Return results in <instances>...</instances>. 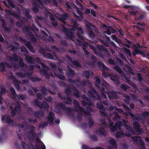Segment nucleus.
I'll list each match as a JSON object with an SVG mask.
<instances>
[{"label":"nucleus","mask_w":149,"mask_h":149,"mask_svg":"<svg viewBox=\"0 0 149 149\" xmlns=\"http://www.w3.org/2000/svg\"><path fill=\"white\" fill-rule=\"evenodd\" d=\"M97 107L100 109V112L102 115L107 117L108 119L111 130L113 132L118 130L120 131L116 132V136L117 138H121L125 135L127 137H130L132 134H133L134 131L132 129L128 121L124 119H122L121 121L117 122L114 126L113 125V123L108 117L106 113V111L103 108V105L101 102H99L97 104Z\"/></svg>","instance_id":"obj_1"},{"label":"nucleus","mask_w":149,"mask_h":149,"mask_svg":"<svg viewBox=\"0 0 149 149\" xmlns=\"http://www.w3.org/2000/svg\"><path fill=\"white\" fill-rule=\"evenodd\" d=\"M22 131H16L19 139H21L24 136L25 140L28 139L32 143L27 145L22 141L20 146L18 143L16 142L15 145L18 149H46L45 145L39 139V133L38 134H36V131H24L23 134Z\"/></svg>","instance_id":"obj_2"},{"label":"nucleus","mask_w":149,"mask_h":149,"mask_svg":"<svg viewBox=\"0 0 149 149\" xmlns=\"http://www.w3.org/2000/svg\"><path fill=\"white\" fill-rule=\"evenodd\" d=\"M62 31L65 33L68 39H71L74 41L76 44L81 47L83 49L84 53L88 58L91 57V60L93 62H95L96 59L94 56L91 54H90L88 51L85 49V48L89 45L90 48L93 50L95 54L97 55L98 54L97 53L95 47L93 45H89L88 43L84 41H80L77 38L75 39L74 36V33H75V30L72 29L68 30L66 28L64 27H63Z\"/></svg>","instance_id":"obj_3"},{"label":"nucleus","mask_w":149,"mask_h":149,"mask_svg":"<svg viewBox=\"0 0 149 149\" xmlns=\"http://www.w3.org/2000/svg\"><path fill=\"white\" fill-rule=\"evenodd\" d=\"M124 109L127 111V114L131 117L133 119V127L136 131L139 134H140L143 133L144 129L143 128H140V126L138 122H142L143 124L145 123L146 119L148 118L149 113L148 112L145 111L143 112L138 117L134 116V114L131 113V110L130 108L126 105L123 104Z\"/></svg>","instance_id":"obj_4"},{"label":"nucleus","mask_w":149,"mask_h":149,"mask_svg":"<svg viewBox=\"0 0 149 149\" xmlns=\"http://www.w3.org/2000/svg\"><path fill=\"white\" fill-rule=\"evenodd\" d=\"M68 81L72 84H74L76 85L77 86L80 88H81L85 86H88L91 90V91H88V95L89 97L95 100H100V96L98 95L95 90L92 87V84L88 81H80V79L79 78L76 80L69 79Z\"/></svg>","instance_id":"obj_5"},{"label":"nucleus","mask_w":149,"mask_h":149,"mask_svg":"<svg viewBox=\"0 0 149 149\" xmlns=\"http://www.w3.org/2000/svg\"><path fill=\"white\" fill-rule=\"evenodd\" d=\"M100 67L102 68V70L103 71L102 74L104 77L108 79V77H109L111 80L114 81L117 84V85L120 83L119 81V77L118 75L113 76L112 72L113 71L107 68L103 64L101 63Z\"/></svg>","instance_id":"obj_6"},{"label":"nucleus","mask_w":149,"mask_h":149,"mask_svg":"<svg viewBox=\"0 0 149 149\" xmlns=\"http://www.w3.org/2000/svg\"><path fill=\"white\" fill-rule=\"evenodd\" d=\"M40 64L43 68L45 69H46L47 70L44 69H41L40 72L41 75L45 76L46 79H48L50 76L52 77H53L54 76H56L59 77L61 80L65 78L64 76L63 75L57 74L56 71H54V75H53V73L51 72V71L49 67L47 66L45 64L42 62Z\"/></svg>","instance_id":"obj_7"},{"label":"nucleus","mask_w":149,"mask_h":149,"mask_svg":"<svg viewBox=\"0 0 149 149\" xmlns=\"http://www.w3.org/2000/svg\"><path fill=\"white\" fill-rule=\"evenodd\" d=\"M33 67L32 65H30L29 67V72L27 73V71H24V72H26L24 75L21 73L17 72L16 73V75L19 77L21 78H30L32 81H33L36 82L39 81L40 80V79L37 76H36L34 77H32V73L33 70Z\"/></svg>","instance_id":"obj_8"},{"label":"nucleus","mask_w":149,"mask_h":149,"mask_svg":"<svg viewBox=\"0 0 149 149\" xmlns=\"http://www.w3.org/2000/svg\"><path fill=\"white\" fill-rule=\"evenodd\" d=\"M65 5L69 10L72 11L74 17L77 19L81 20L83 18V13L79 10V8L75 5L73 4V7L72 9L68 3H66Z\"/></svg>","instance_id":"obj_9"},{"label":"nucleus","mask_w":149,"mask_h":149,"mask_svg":"<svg viewBox=\"0 0 149 149\" xmlns=\"http://www.w3.org/2000/svg\"><path fill=\"white\" fill-rule=\"evenodd\" d=\"M21 51L22 52H25V56L26 61L29 63L33 64L34 63L35 61L37 63L41 64L42 62L40 59L38 57L35 58H33L32 57L27 55L28 52L27 49L24 47L22 49H21Z\"/></svg>","instance_id":"obj_10"},{"label":"nucleus","mask_w":149,"mask_h":149,"mask_svg":"<svg viewBox=\"0 0 149 149\" xmlns=\"http://www.w3.org/2000/svg\"><path fill=\"white\" fill-rule=\"evenodd\" d=\"M115 69L120 74L121 77L125 79L127 81H129V79L130 78V75L129 74V72H131L132 74L133 73L131 72L132 69L131 68L126 67L124 68V70H125V69L127 70V74H125L123 73L122 70L118 66L116 65L114 67Z\"/></svg>","instance_id":"obj_11"},{"label":"nucleus","mask_w":149,"mask_h":149,"mask_svg":"<svg viewBox=\"0 0 149 149\" xmlns=\"http://www.w3.org/2000/svg\"><path fill=\"white\" fill-rule=\"evenodd\" d=\"M100 123L101 124V126L100 129L96 131V134L101 136H105L107 134V132L105 129L107 127V125L105 121L103 119H101Z\"/></svg>","instance_id":"obj_12"},{"label":"nucleus","mask_w":149,"mask_h":149,"mask_svg":"<svg viewBox=\"0 0 149 149\" xmlns=\"http://www.w3.org/2000/svg\"><path fill=\"white\" fill-rule=\"evenodd\" d=\"M25 110L26 112L28 114L30 115H33L37 118H39L40 119L43 117V112L41 111H33L31 110V109L28 107L27 105H25Z\"/></svg>","instance_id":"obj_13"},{"label":"nucleus","mask_w":149,"mask_h":149,"mask_svg":"<svg viewBox=\"0 0 149 149\" xmlns=\"http://www.w3.org/2000/svg\"><path fill=\"white\" fill-rule=\"evenodd\" d=\"M8 59L12 62H18L19 59V57L17 56L16 54L14 53L12 56H10L8 58ZM19 65L22 68H26V65H25L23 60L22 58H19Z\"/></svg>","instance_id":"obj_14"},{"label":"nucleus","mask_w":149,"mask_h":149,"mask_svg":"<svg viewBox=\"0 0 149 149\" xmlns=\"http://www.w3.org/2000/svg\"><path fill=\"white\" fill-rule=\"evenodd\" d=\"M83 97L85 100L82 101V105L83 106H85L88 104V106L89 107H87L86 111L83 109V111H84L88 113L91 109V110H90V112H91L93 111L92 107L93 105L92 104V102L91 101V99L90 98H87L86 95H84Z\"/></svg>","instance_id":"obj_15"},{"label":"nucleus","mask_w":149,"mask_h":149,"mask_svg":"<svg viewBox=\"0 0 149 149\" xmlns=\"http://www.w3.org/2000/svg\"><path fill=\"white\" fill-rule=\"evenodd\" d=\"M54 114L53 112H49L47 118L48 123L47 122L42 123L40 125V127L42 128H44L47 125L48 123L51 125H52L53 123V121L54 118Z\"/></svg>","instance_id":"obj_16"},{"label":"nucleus","mask_w":149,"mask_h":149,"mask_svg":"<svg viewBox=\"0 0 149 149\" xmlns=\"http://www.w3.org/2000/svg\"><path fill=\"white\" fill-rule=\"evenodd\" d=\"M10 109L11 110L10 114L12 116H14L16 112H18L20 110V106L19 102L17 101H15L14 103H13L9 106Z\"/></svg>","instance_id":"obj_17"},{"label":"nucleus","mask_w":149,"mask_h":149,"mask_svg":"<svg viewBox=\"0 0 149 149\" xmlns=\"http://www.w3.org/2000/svg\"><path fill=\"white\" fill-rule=\"evenodd\" d=\"M65 92L66 95L69 96L74 95L77 97L80 96L79 91L74 87H72L71 90L67 88L65 90Z\"/></svg>","instance_id":"obj_18"},{"label":"nucleus","mask_w":149,"mask_h":149,"mask_svg":"<svg viewBox=\"0 0 149 149\" xmlns=\"http://www.w3.org/2000/svg\"><path fill=\"white\" fill-rule=\"evenodd\" d=\"M73 26L77 30V36L79 39H80L81 41L79 39L80 41H83L84 37L81 35H83V31L82 29L80 27H78V24L76 21H74L73 23Z\"/></svg>","instance_id":"obj_19"},{"label":"nucleus","mask_w":149,"mask_h":149,"mask_svg":"<svg viewBox=\"0 0 149 149\" xmlns=\"http://www.w3.org/2000/svg\"><path fill=\"white\" fill-rule=\"evenodd\" d=\"M51 48L52 51H53V53L54 55V57L53 56L52 54L49 53H47L46 54H43L44 56L47 58L48 59H56L57 58V56H56L55 52H58L59 51V49L58 48L56 47L55 46H52L51 47Z\"/></svg>","instance_id":"obj_20"},{"label":"nucleus","mask_w":149,"mask_h":149,"mask_svg":"<svg viewBox=\"0 0 149 149\" xmlns=\"http://www.w3.org/2000/svg\"><path fill=\"white\" fill-rule=\"evenodd\" d=\"M2 121L4 123H6L10 126L13 127L15 124L11 119L9 115H3L1 118Z\"/></svg>","instance_id":"obj_21"},{"label":"nucleus","mask_w":149,"mask_h":149,"mask_svg":"<svg viewBox=\"0 0 149 149\" xmlns=\"http://www.w3.org/2000/svg\"><path fill=\"white\" fill-rule=\"evenodd\" d=\"M132 139L134 143L139 144V149H145V147L143 141L141 139L140 137L132 136Z\"/></svg>","instance_id":"obj_22"},{"label":"nucleus","mask_w":149,"mask_h":149,"mask_svg":"<svg viewBox=\"0 0 149 149\" xmlns=\"http://www.w3.org/2000/svg\"><path fill=\"white\" fill-rule=\"evenodd\" d=\"M74 105L75 107L76 111L79 112L78 115V118H79L80 116L84 113H86V112L83 111V108L81 107L79 104L78 101L76 100H74Z\"/></svg>","instance_id":"obj_23"},{"label":"nucleus","mask_w":149,"mask_h":149,"mask_svg":"<svg viewBox=\"0 0 149 149\" xmlns=\"http://www.w3.org/2000/svg\"><path fill=\"white\" fill-rule=\"evenodd\" d=\"M103 28L105 29L103 31V34L104 35H110L111 33H114L116 32V31L113 29L112 27L109 26L108 27L106 25L103 24L102 26Z\"/></svg>","instance_id":"obj_24"},{"label":"nucleus","mask_w":149,"mask_h":149,"mask_svg":"<svg viewBox=\"0 0 149 149\" xmlns=\"http://www.w3.org/2000/svg\"><path fill=\"white\" fill-rule=\"evenodd\" d=\"M95 80L96 81V82L95 83V85L101 91V95L103 99H107V96L103 93V91L105 92L104 91L105 88L103 87L101 88L99 86L100 84V81L99 77H95Z\"/></svg>","instance_id":"obj_25"},{"label":"nucleus","mask_w":149,"mask_h":149,"mask_svg":"<svg viewBox=\"0 0 149 149\" xmlns=\"http://www.w3.org/2000/svg\"><path fill=\"white\" fill-rule=\"evenodd\" d=\"M1 134H0V143L4 141L7 138V130L6 127H3L1 129Z\"/></svg>","instance_id":"obj_26"},{"label":"nucleus","mask_w":149,"mask_h":149,"mask_svg":"<svg viewBox=\"0 0 149 149\" xmlns=\"http://www.w3.org/2000/svg\"><path fill=\"white\" fill-rule=\"evenodd\" d=\"M33 29L34 30H33L31 27H23V30L26 32V33L30 36H32L33 35L31 33V32L34 31H38L39 29L37 28L34 25L33 26Z\"/></svg>","instance_id":"obj_27"},{"label":"nucleus","mask_w":149,"mask_h":149,"mask_svg":"<svg viewBox=\"0 0 149 149\" xmlns=\"http://www.w3.org/2000/svg\"><path fill=\"white\" fill-rule=\"evenodd\" d=\"M108 142L110 144V145L108 147V149H116L117 144L114 139L109 137L108 139Z\"/></svg>","instance_id":"obj_28"},{"label":"nucleus","mask_w":149,"mask_h":149,"mask_svg":"<svg viewBox=\"0 0 149 149\" xmlns=\"http://www.w3.org/2000/svg\"><path fill=\"white\" fill-rule=\"evenodd\" d=\"M37 1L43 7L48 3H50L51 1H52L53 5L55 6H57V3L56 0H37Z\"/></svg>","instance_id":"obj_29"},{"label":"nucleus","mask_w":149,"mask_h":149,"mask_svg":"<svg viewBox=\"0 0 149 149\" xmlns=\"http://www.w3.org/2000/svg\"><path fill=\"white\" fill-rule=\"evenodd\" d=\"M91 110V109L90 110ZM90 111L88 113L86 112V113H84L82 115L80 116V118L82 116L84 115L85 117H87L88 118V120H89V125L90 127H92L94 123V122L92 119L91 118L92 116L91 114Z\"/></svg>","instance_id":"obj_30"},{"label":"nucleus","mask_w":149,"mask_h":149,"mask_svg":"<svg viewBox=\"0 0 149 149\" xmlns=\"http://www.w3.org/2000/svg\"><path fill=\"white\" fill-rule=\"evenodd\" d=\"M123 7L125 8L128 9V12L130 13L131 15L135 16L137 15V11H134V9L135 8V7L129 5H125Z\"/></svg>","instance_id":"obj_31"},{"label":"nucleus","mask_w":149,"mask_h":149,"mask_svg":"<svg viewBox=\"0 0 149 149\" xmlns=\"http://www.w3.org/2000/svg\"><path fill=\"white\" fill-rule=\"evenodd\" d=\"M35 102L38 107L42 109H47L48 108L49 105L46 102H44L43 103H41L40 102H38V99H36Z\"/></svg>","instance_id":"obj_32"},{"label":"nucleus","mask_w":149,"mask_h":149,"mask_svg":"<svg viewBox=\"0 0 149 149\" xmlns=\"http://www.w3.org/2000/svg\"><path fill=\"white\" fill-rule=\"evenodd\" d=\"M86 26L89 29L88 31V34L91 38L93 39L95 37V35L93 31L90 30V29L92 28H94V26L91 23H88V24L86 25Z\"/></svg>","instance_id":"obj_33"},{"label":"nucleus","mask_w":149,"mask_h":149,"mask_svg":"<svg viewBox=\"0 0 149 149\" xmlns=\"http://www.w3.org/2000/svg\"><path fill=\"white\" fill-rule=\"evenodd\" d=\"M107 93L108 96L110 100L113 98H118L117 97V93L114 92L112 91L110 93L106 92Z\"/></svg>","instance_id":"obj_34"},{"label":"nucleus","mask_w":149,"mask_h":149,"mask_svg":"<svg viewBox=\"0 0 149 149\" xmlns=\"http://www.w3.org/2000/svg\"><path fill=\"white\" fill-rule=\"evenodd\" d=\"M6 14L9 16H11L14 17H15L18 20H20L21 18L20 16L15 14L14 13L8 10H6Z\"/></svg>","instance_id":"obj_35"},{"label":"nucleus","mask_w":149,"mask_h":149,"mask_svg":"<svg viewBox=\"0 0 149 149\" xmlns=\"http://www.w3.org/2000/svg\"><path fill=\"white\" fill-rule=\"evenodd\" d=\"M68 59L69 61H70V62L72 63L74 66L77 67H80L81 66V65L80 64V63H79V62L77 61H72V59L69 56H67Z\"/></svg>","instance_id":"obj_36"},{"label":"nucleus","mask_w":149,"mask_h":149,"mask_svg":"<svg viewBox=\"0 0 149 149\" xmlns=\"http://www.w3.org/2000/svg\"><path fill=\"white\" fill-rule=\"evenodd\" d=\"M11 78L12 79L13 81H14V84L17 89H19V84L21 83V82L19 81L16 78V77L15 76H12V77H11Z\"/></svg>","instance_id":"obj_37"},{"label":"nucleus","mask_w":149,"mask_h":149,"mask_svg":"<svg viewBox=\"0 0 149 149\" xmlns=\"http://www.w3.org/2000/svg\"><path fill=\"white\" fill-rule=\"evenodd\" d=\"M67 73L69 77H73L74 75V71L69 66L67 67Z\"/></svg>","instance_id":"obj_38"},{"label":"nucleus","mask_w":149,"mask_h":149,"mask_svg":"<svg viewBox=\"0 0 149 149\" xmlns=\"http://www.w3.org/2000/svg\"><path fill=\"white\" fill-rule=\"evenodd\" d=\"M109 109L111 111L114 110V113L118 111V112H120V113L122 114L124 113V112L123 110L121 109L117 108L116 107H113L111 106L110 107Z\"/></svg>","instance_id":"obj_39"},{"label":"nucleus","mask_w":149,"mask_h":149,"mask_svg":"<svg viewBox=\"0 0 149 149\" xmlns=\"http://www.w3.org/2000/svg\"><path fill=\"white\" fill-rule=\"evenodd\" d=\"M111 37L113 40L118 43L119 45H121L122 44L121 40L118 38L115 35H112L111 36Z\"/></svg>","instance_id":"obj_40"},{"label":"nucleus","mask_w":149,"mask_h":149,"mask_svg":"<svg viewBox=\"0 0 149 149\" xmlns=\"http://www.w3.org/2000/svg\"><path fill=\"white\" fill-rule=\"evenodd\" d=\"M26 46L29 49L30 52L33 53H35V51L30 42H27L26 44Z\"/></svg>","instance_id":"obj_41"},{"label":"nucleus","mask_w":149,"mask_h":149,"mask_svg":"<svg viewBox=\"0 0 149 149\" xmlns=\"http://www.w3.org/2000/svg\"><path fill=\"white\" fill-rule=\"evenodd\" d=\"M121 88L123 90L126 91H131L130 87L126 84H122L121 86Z\"/></svg>","instance_id":"obj_42"},{"label":"nucleus","mask_w":149,"mask_h":149,"mask_svg":"<svg viewBox=\"0 0 149 149\" xmlns=\"http://www.w3.org/2000/svg\"><path fill=\"white\" fill-rule=\"evenodd\" d=\"M102 84L103 86L107 90H109L111 88V87L104 80L102 81Z\"/></svg>","instance_id":"obj_43"},{"label":"nucleus","mask_w":149,"mask_h":149,"mask_svg":"<svg viewBox=\"0 0 149 149\" xmlns=\"http://www.w3.org/2000/svg\"><path fill=\"white\" fill-rule=\"evenodd\" d=\"M93 73L90 71H84L83 74V76L88 78L89 76L93 75Z\"/></svg>","instance_id":"obj_44"},{"label":"nucleus","mask_w":149,"mask_h":149,"mask_svg":"<svg viewBox=\"0 0 149 149\" xmlns=\"http://www.w3.org/2000/svg\"><path fill=\"white\" fill-rule=\"evenodd\" d=\"M81 148L82 149H103V148L99 147H97L95 148H91L88 146L85 145H82Z\"/></svg>","instance_id":"obj_45"},{"label":"nucleus","mask_w":149,"mask_h":149,"mask_svg":"<svg viewBox=\"0 0 149 149\" xmlns=\"http://www.w3.org/2000/svg\"><path fill=\"white\" fill-rule=\"evenodd\" d=\"M7 65V63L5 62H2L0 63V68L1 69L2 71H5V66Z\"/></svg>","instance_id":"obj_46"},{"label":"nucleus","mask_w":149,"mask_h":149,"mask_svg":"<svg viewBox=\"0 0 149 149\" xmlns=\"http://www.w3.org/2000/svg\"><path fill=\"white\" fill-rule=\"evenodd\" d=\"M33 7L32 9L33 11L36 12H37L38 10V4L34 2L33 3Z\"/></svg>","instance_id":"obj_47"},{"label":"nucleus","mask_w":149,"mask_h":149,"mask_svg":"<svg viewBox=\"0 0 149 149\" xmlns=\"http://www.w3.org/2000/svg\"><path fill=\"white\" fill-rule=\"evenodd\" d=\"M125 52L127 54V56L128 58H130L131 54L130 51L128 49L126 48H124Z\"/></svg>","instance_id":"obj_48"},{"label":"nucleus","mask_w":149,"mask_h":149,"mask_svg":"<svg viewBox=\"0 0 149 149\" xmlns=\"http://www.w3.org/2000/svg\"><path fill=\"white\" fill-rule=\"evenodd\" d=\"M114 113L116 114V115L113 117V120L114 121H116L119 120L120 119V117L119 116L118 114V113H120L118 111Z\"/></svg>","instance_id":"obj_49"},{"label":"nucleus","mask_w":149,"mask_h":149,"mask_svg":"<svg viewBox=\"0 0 149 149\" xmlns=\"http://www.w3.org/2000/svg\"><path fill=\"white\" fill-rule=\"evenodd\" d=\"M10 90L13 95L12 97L13 99H15L16 98V93L15 90L13 87H11L10 88Z\"/></svg>","instance_id":"obj_50"},{"label":"nucleus","mask_w":149,"mask_h":149,"mask_svg":"<svg viewBox=\"0 0 149 149\" xmlns=\"http://www.w3.org/2000/svg\"><path fill=\"white\" fill-rule=\"evenodd\" d=\"M30 11V10L29 9H25V11L24 12V13L26 17L29 19L31 17V16L29 14Z\"/></svg>","instance_id":"obj_51"},{"label":"nucleus","mask_w":149,"mask_h":149,"mask_svg":"<svg viewBox=\"0 0 149 149\" xmlns=\"http://www.w3.org/2000/svg\"><path fill=\"white\" fill-rule=\"evenodd\" d=\"M55 35L57 37V39H60V42L64 46L67 45V42L65 40H64L63 41L61 40V39L60 38V37L57 34H55Z\"/></svg>","instance_id":"obj_52"},{"label":"nucleus","mask_w":149,"mask_h":149,"mask_svg":"<svg viewBox=\"0 0 149 149\" xmlns=\"http://www.w3.org/2000/svg\"><path fill=\"white\" fill-rule=\"evenodd\" d=\"M68 15L67 14H65L62 15L61 16V18L60 19L61 20H62L63 19H66L68 18Z\"/></svg>","instance_id":"obj_53"},{"label":"nucleus","mask_w":149,"mask_h":149,"mask_svg":"<svg viewBox=\"0 0 149 149\" xmlns=\"http://www.w3.org/2000/svg\"><path fill=\"white\" fill-rule=\"evenodd\" d=\"M65 99L66 100L65 102L66 104H70L72 103V100L70 98L67 97L66 99Z\"/></svg>","instance_id":"obj_54"},{"label":"nucleus","mask_w":149,"mask_h":149,"mask_svg":"<svg viewBox=\"0 0 149 149\" xmlns=\"http://www.w3.org/2000/svg\"><path fill=\"white\" fill-rule=\"evenodd\" d=\"M9 5L13 8H14L15 6L13 3V0H7Z\"/></svg>","instance_id":"obj_55"},{"label":"nucleus","mask_w":149,"mask_h":149,"mask_svg":"<svg viewBox=\"0 0 149 149\" xmlns=\"http://www.w3.org/2000/svg\"><path fill=\"white\" fill-rule=\"evenodd\" d=\"M28 121L29 123L33 124L36 123L37 122V120L36 119H33L32 118H31L28 119Z\"/></svg>","instance_id":"obj_56"},{"label":"nucleus","mask_w":149,"mask_h":149,"mask_svg":"<svg viewBox=\"0 0 149 149\" xmlns=\"http://www.w3.org/2000/svg\"><path fill=\"white\" fill-rule=\"evenodd\" d=\"M17 97L19 100H23L25 97L24 96L22 95H16V97ZM16 98L15 99H16Z\"/></svg>","instance_id":"obj_57"},{"label":"nucleus","mask_w":149,"mask_h":149,"mask_svg":"<svg viewBox=\"0 0 149 149\" xmlns=\"http://www.w3.org/2000/svg\"><path fill=\"white\" fill-rule=\"evenodd\" d=\"M41 91L43 94H46L47 92V90L46 88L44 87H41Z\"/></svg>","instance_id":"obj_58"},{"label":"nucleus","mask_w":149,"mask_h":149,"mask_svg":"<svg viewBox=\"0 0 149 149\" xmlns=\"http://www.w3.org/2000/svg\"><path fill=\"white\" fill-rule=\"evenodd\" d=\"M2 22H3V28L5 30V31H6L7 32H8L10 31V29H9L8 27H7L4 24V21L3 20H1Z\"/></svg>","instance_id":"obj_59"},{"label":"nucleus","mask_w":149,"mask_h":149,"mask_svg":"<svg viewBox=\"0 0 149 149\" xmlns=\"http://www.w3.org/2000/svg\"><path fill=\"white\" fill-rule=\"evenodd\" d=\"M140 51L136 47L134 50V51L133 52V54L134 56H135L136 54H140Z\"/></svg>","instance_id":"obj_60"},{"label":"nucleus","mask_w":149,"mask_h":149,"mask_svg":"<svg viewBox=\"0 0 149 149\" xmlns=\"http://www.w3.org/2000/svg\"><path fill=\"white\" fill-rule=\"evenodd\" d=\"M59 107L63 109H66L65 106L64 104L62 103H60L58 104Z\"/></svg>","instance_id":"obj_61"},{"label":"nucleus","mask_w":149,"mask_h":149,"mask_svg":"<svg viewBox=\"0 0 149 149\" xmlns=\"http://www.w3.org/2000/svg\"><path fill=\"white\" fill-rule=\"evenodd\" d=\"M137 24L139 25V26H141V28H139L140 29L143 30L144 29V28L143 27V26L144 25V24L140 22H138V23Z\"/></svg>","instance_id":"obj_62"},{"label":"nucleus","mask_w":149,"mask_h":149,"mask_svg":"<svg viewBox=\"0 0 149 149\" xmlns=\"http://www.w3.org/2000/svg\"><path fill=\"white\" fill-rule=\"evenodd\" d=\"M97 47L98 49L100 51L103 50L105 49L104 47L102 45H98L97 46Z\"/></svg>","instance_id":"obj_63"},{"label":"nucleus","mask_w":149,"mask_h":149,"mask_svg":"<svg viewBox=\"0 0 149 149\" xmlns=\"http://www.w3.org/2000/svg\"><path fill=\"white\" fill-rule=\"evenodd\" d=\"M23 22H17L16 23V25L17 26L19 27H22V25L23 24Z\"/></svg>","instance_id":"obj_64"}]
</instances>
